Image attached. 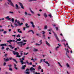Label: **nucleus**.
I'll return each mask as SVG.
<instances>
[{
	"instance_id": "393cba45",
	"label": "nucleus",
	"mask_w": 74,
	"mask_h": 74,
	"mask_svg": "<svg viewBox=\"0 0 74 74\" xmlns=\"http://www.w3.org/2000/svg\"><path fill=\"white\" fill-rule=\"evenodd\" d=\"M15 42H17V44H21V43H23V42H17V41H16Z\"/></svg>"
},
{
	"instance_id": "9b49d317",
	"label": "nucleus",
	"mask_w": 74,
	"mask_h": 74,
	"mask_svg": "<svg viewBox=\"0 0 74 74\" xmlns=\"http://www.w3.org/2000/svg\"><path fill=\"white\" fill-rule=\"evenodd\" d=\"M19 4L22 8H23V9H24V7H23V5H22V3H19Z\"/></svg>"
},
{
	"instance_id": "aec40b11",
	"label": "nucleus",
	"mask_w": 74,
	"mask_h": 74,
	"mask_svg": "<svg viewBox=\"0 0 74 74\" xmlns=\"http://www.w3.org/2000/svg\"><path fill=\"white\" fill-rule=\"evenodd\" d=\"M47 27H48L47 26V25H45L44 26V29L45 30H46L47 29Z\"/></svg>"
},
{
	"instance_id": "79ce46f5",
	"label": "nucleus",
	"mask_w": 74,
	"mask_h": 74,
	"mask_svg": "<svg viewBox=\"0 0 74 74\" xmlns=\"http://www.w3.org/2000/svg\"><path fill=\"white\" fill-rule=\"evenodd\" d=\"M25 15H27L28 14L27 13V12H25Z\"/></svg>"
},
{
	"instance_id": "423d86ee",
	"label": "nucleus",
	"mask_w": 74,
	"mask_h": 74,
	"mask_svg": "<svg viewBox=\"0 0 74 74\" xmlns=\"http://www.w3.org/2000/svg\"><path fill=\"white\" fill-rule=\"evenodd\" d=\"M30 70L32 72H33L34 73V70H35V69L33 68V67H32L30 68Z\"/></svg>"
},
{
	"instance_id": "a19ab883",
	"label": "nucleus",
	"mask_w": 74,
	"mask_h": 74,
	"mask_svg": "<svg viewBox=\"0 0 74 74\" xmlns=\"http://www.w3.org/2000/svg\"><path fill=\"white\" fill-rule=\"evenodd\" d=\"M7 33V32L6 31H4L3 32L4 34H6V33Z\"/></svg>"
},
{
	"instance_id": "473e14b6",
	"label": "nucleus",
	"mask_w": 74,
	"mask_h": 74,
	"mask_svg": "<svg viewBox=\"0 0 74 74\" xmlns=\"http://www.w3.org/2000/svg\"><path fill=\"white\" fill-rule=\"evenodd\" d=\"M12 21L13 23H14V19L13 18H12Z\"/></svg>"
},
{
	"instance_id": "c03bdc74",
	"label": "nucleus",
	"mask_w": 74,
	"mask_h": 74,
	"mask_svg": "<svg viewBox=\"0 0 74 74\" xmlns=\"http://www.w3.org/2000/svg\"><path fill=\"white\" fill-rule=\"evenodd\" d=\"M26 74H29L30 73L29 72H26Z\"/></svg>"
},
{
	"instance_id": "c85d7f7f",
	"label": "nucleus",
	"mask_w": 74,
	"mask_h": 74,
	"mask_svg": "<svg viewBox=\"0 0 74 74\" xmlns=\"http://www.w3.org/2000/svg\"><path fill=\"white\" fill-rule=\"evenodd\" d=\"M34 51H35V52H36V51H38V50L37 49H36L35 48H34L33 49Z\"/></svg>"
},
{
	"instance_id": "f257e3e1",
	"label": "nucleus",
	"mask_w": 74,
	"mask_h": 74,
	"mask_svg": "<svg viewBox=\"0 0 74 74\" xmlns=\"http://www.w3.org/2000/svg\"><path fill=\"white\" fill-rule=\"evenodd\" d=\"M8 2H9V3L7 2L6 3H5V5H7V4H8L9 5H10V4L11 6H12V7H14V4H13V3L11 2V0H8Z\"/></svg>"
},
{
	"instance_id": "0eeeda50",
	"label": "nucleus",
	"mask_w": 74,
	"mask_h": 74,
	"mask_svg": "<svg viewBox=\"0 0 74 74\" xmlns=\"http://www.w3.org/2000/svg\"><path fill=\"white\" fill-rule=\"evenodd\" d=\"M20 62L21 63V64H26V62H24L23 60H22V59L21 58H20Z\"/></svg>"
},
{
	"instance_id": "c9c22d12",
	"label": "nucleus",
	"mask_w": 74,
	"mask_h": 74,
	"mask_svg": "<svg viewBox=\"0 0 74 74\" xmlns=\"http://www.w3.org/2000/svg\"><path fill=\"white\" fill-rule=\"evenodd\" d=\"M38 69V70L39 69H41V66H39Z\"/></svg>"
},
{
	"instance_id": "1a4fd4ad",
	"label": "nucleus",
	"mask_w": 74,
	"mask_h": 74,
	"mask_svg": "<svg viewBox=\"0 0 74 74\" xmlns=\"http://www.w3.org/2000/svg\"><path fill=\"white\" fill-rule=\"evenodd\" d=\"M30 23L32 25V27H33V28H34L35 26L34 25V23L32 21H31L30 22Z\"/></svg>"
},
{
	"instance_id": "680f3d73",
	"label": "nucleus",
	"mask_w": 74,
	"mask_h": 74,
	"mask_svg": "<svg viewBox=\"0 0 74 74\" xmlns=\"http://www.w3.org/2000/svg\"><path fill=\"white\" fill-rule=\"evenodd\" d=\"M36 1V0H30L29 1Z\"/></svg>"
},
{
	"instance_id": "774afa93",
	"label": "nucleus",
	"mask_w": 74,
	"mask_h": 74,
	"mask_svg": "<svg viewBox=\"0 0 74 74\" xmlns=\"http://www.w3.org/2000/svg\"><path fill=\"white\" fill-rule=\"evenodd\" d=\"M27 25H28V24H27V23H26L25 24V26L26 27V26H27Z\"/></svg>"
},
{
	"instance_id": "a878e982",
	"label": "nucleus",
	"mask_w": 74,
	"mask_h": 74,
	"mask_svg": "<svg viewBox=\"0 0 74 74\" xmlns=\"http://www.w3.org/2000/svg\"><path fill=\"white\" fill-rule=\"evenodd\" d=\"M66 45H67V47H68L69 48V49H70L71 50V48H70V47H69V45H68V43H67L66 44Z\"/></svg>"
},
{
	"instance_id": "c756f323",
	"label": "nucleus",
	"mask_w": 74,
	"mask_h": 74,
	"mask_svg": "<svg viewBox=\"0 0 74 74\" xmlns=\"http://www.w3.org/2000/svg\"><path fill=\"white\" fill-rule=\"evenodd\" d=\"M40 33H42V34H44L45 33V32L44 31L40 32Z\"/></svg>"
},
{
	"instance_id": "0e129e2a",
	"label": "nucleus",
	"mask_w": 74,
	"mask_h": 74,
	"mask_svg": "<svg viewBox=\"0 0 74 74\" xmlns=\"http://www.w3.org/2000/svg\"><path fill=\"white\" fill-rule=\"evenodd\" d=\"M35 73V74H40V73H37L36 72Z\"/></svg>"
},
{
	"instance_id": "7ed1b4c3",
	"label": "nucleus",
	"mask_w": 74,
	"mask_h": 74,
	"mask_svg": "<svg viewBox=\"0 0 74 74\" xmlns=\"http://www.w3.org/2000/svg\"><path fill=\"white\" fill-rule=\"evenodd\" d=\"M16 51H13V54L14 55H16V57L18 58H20L21 57L20 56H19V53L18 52H16Z\"/></svg>"
},
{
	"instance_id": "cd10ccee",
	"label": "nucleus",
	"mask_w": 74,
	"mask_h": 74,
	"mask_svg": "<svg viewBox=\"0 0 74 74\" xmlns=\"http://www.w3.org/2000/svg\"><path fill=\"white\" fill-rule=\"evenodd\" d=\"M9 13L10 14H14V12L11 11L9 12Z\"/></svg>"
},
{
	"instance_id": "4d7b16f0",
	"label": "nucleus",
	"mask_w": 74,
	"mask_h": 74,
	"mask_svg": "<svg viewBox=\"0 0 74 74\" xmlns=\"http://www.w3.org/2000/svg\"><path fill=\"white\" fill-rule=\"evenodd\" d=\"M18 20L17 19H16L15 20V23H16V22H18Z\"/></svg>"
},
{
	"instance_id": "f8f14e48",
	"label": "nucleus",
	"mask_w": 74,
	"mask_h": 74,
	"mask_svg": "<svg viewBox=\"0 0 74 74\" xmlns=\"http://www.w3.org/2000/svg\"><path fill=\"white\" fill-rule=\"evenodd\" d=\"M15 6L16 7V9L17 10H18V9H19V7L18 6V5L17 4L15 5Z\"/></svg>"
},
{
	"instance_id": "603ef678",
	"label": "nucleus",
	"mask_w": 74,
	"mask_h": 74,
	"mask_svg": "<svg viewBox=\"0 0 74 74\" xmlns=\"http://www.w3.org/2000/svg\"><path fill=\"white\" fill-rule=\"evenodd\" d=\"M9 70L10 71H12V69L11 68H9Z\"/></svg>"
},
{
	"instance_id": "f704fd0d",
	"label": "nucleus",
	"mask_w": 74,
	"mask_h": 74,
	"mask_svg": "<svg viewBox=\"0 0 74 74\" xmlns=\"http://www.w3.org/2000/svg\"><path fill=\"white\" fill-rule=\"evenodd\" d=\"M8 66L9 67V68H11V67L12 66V64L8 65Z\"/></svg>"
},
{
	"instance_id": "5701e85b",
	"label": "nucleus",
	"mask_w": 74,
	"mask_h": 74,
	"mask_svg": "<svg viewBox=\"0 0 74 74\" xmlns=\"http://www.w3.org/2000/svg\"><path fill=\"white\" fill-rule=\"evenodd\" d=\"M4 59L5 60V62H7V61H8V60H9V59L8 58L5 59V58H4Z\"/></svg>"
},
{
	"instance_id": "3c124183",
	"label": "nucleus",
	"mask_w": 74,
	"mask_h": 74,
	"mask_svg": "<svg viewBox=\"0 0 74 74\" xmlns=\"http://www.w3.org/2000/svg\"><path fill=\"white\" fill-rule=\"evenodd\" d=\"M28 53H25L24 54L25 55H27Z\"/></svg>"
},
{
	"instance_id": "2eb2a0df",
	"label": "nucleus",
	"mask_w": 74,
	"mask_h": 74,
	"mask_svg": "<svg viewBox=\"0 0 74 74\" xmlns=\"http://www.w3.org/2000/svg\"><path fill=\"white\" fill-rule=\"evenodd\" d=\"M20 45H21V47H22V45H25V44H26V43H20Z\"/></svg>"
},
{
	"instance_id": "bf43d9fd",
	"label": "nucleus",
	"mask_w": 74,
	"mask_h": 74,
	"mask_svg": "<svg viewBox=\"0 0 74 74\" xmlns=\"http://www.w3.org/2000/svg\"><path fill=\"white\" fill-rule=\"evenodd\" d=\"M19 30H20V29H18V32H19Z\"/></svg>"
},
{
	"instance_id": "5fc2aeb1",
	"label": "nucleus",
	"mask_w": 74,
	"mask_h": 74,
	"mask_svg": "<svg viewBox=\"0 0 74 74\" xmlns=\"http://www.w3.org/2000/svg\"><path fill=\"white\" fill-rule=\"evenodd\" d=\"M6 65V63L5 62H4L3 63V66H5Z\"/></svg>"
},
{
	"instance_id": "6ab92c4d",
	"label": "nucleus",
	"mask_w": 74,
	"mask_h": 74,
	"mask_svg": "<svg viewBox=\"0 0 74 74\" xmlns=\"http://www.w3.org/2000/svg\"><path fill=\"white\" fill-rule=\"evenodd\" d=\"M8 47H10V48L11 49H13V48H15V46H14V47H12V46L11 45H8Z\"/></svg>"
},
{
	"instance_id": "8fccbe9b",
	"label": "nucleus",
	"mask_w": 74,
	"mask_h": 74,
	"mask_svg": "<svg viewBox=\"0 0 74 74\" xmlns=\"http://www.w3.org/2000/svg\"><path fill=\"white\" fill-rule=\"evenodd\" d=\"M49 16L50 18L52 17V16L51 15V14H49Z\"/></svg>"
},
{
	"instance_id": "dca6fc26",
	"label": "nucleus",
	"mask_w": 74,
	"mask_h": 74,
	"mask_svg": "<svg viewBox=\"0 0 74 74\" xmlns=\"http://www.w3.org/2000/svg\"><path fill=\"white\" fill-rule=\"evenodd\" d=\"M25 67H26V65H24L23 66H22V69H23V70H24V69H25Z\"/></svg>"
},
{
	"instance_id": "ddd939ff",
	"label": "nucleus",
	"mask_w": 74,
	"mask_h": 74,
	"mask_svg": "<svg viewBox=\"0 0 74 74\" xmlns=\"http://www.w3.org/2000/svg\"><path fill=\"white\" fill-rule=\"evenodd\" d=\"M0 46H1V47H4V46H7V45H6V44L5 43V44H2L0 45Z\"/></svg>"
},
{
	"instance_id": "e2e57ef3",
	"label": "nucleus",
	"mask_w": 74,
	"mask_h": 74,
	"mask_svg": "<svg viewBox=\"0 0 74 74\" xmlns=\"http://www.w3.org/2000/svg\"><path fill=\"white\" fill-rule=\"evenodd\" d=\"M25 29H26V27H24L23 28V30H25Z\"/></svg>"
},
{
	"instance_id": "6e6552de",
	"label": "nucleus",
	"mask_w": 74,
	"mask_h": 74,
	"mask_svg": "<svg viewBox=\"0 0 74 74\" xmlns=\"http://www.w3.org/2000/svg\"><path fill=\"white\" fill-rule=\"evenodd\" d=\"M39 43H40V44H38V43H36V45H40L41 44H42V40H41L40 41H39Z\"/></svg>"
},
{
	"instance_id": "a211bd4d",
	"label": "nucleus",
	"mask_w": 74,
	"mask_h": 74,
	"mask_svg": "<svg viewBox=\"0 0 74 74\" xmlns=\"http://www.w3.org/2000/svg\"><path fill=\"white\" fill-rule=\"evenodd\" d=\"M32 32L33 34H34V32H33V30H29V31L28 32V33H29L30 32Z\"/></svg>"
},
{
	"instance_id": "4468645a",
	"label": "nucleus",
	"mask_w": 74,
	"mask_h": 74,
	"mask_svg": "<svg viewBox=\"0 0 74 74\" xmlns=\"http://www.w3.org/2000/svg\"><path fill=\"white\" fill-rule=\"evenodd\" d=\"M46 44L47 45H48L49 47L50 46V44H49V43L48 42V41H46Z\"/></svg>"
},
{
	"instance_id": "e433bc0d",
	"label": "nucleus",
	"mask_w": 74,
	"mask_h": 74,
	"mask_svg": "<svg viewBox=\"0 0 74 74\" xmlns=\"http://www.w3.org/2000/svg\"><path fill=\"white\" fill-rule=\"evenodd\" d=\"M12 60H14V62H16V63H17V62H16V60H15L14 58L12 59Z\"/></svg>"
},
{
	"instance_id": "37998d69",
	"label": "nucleus",
	"mask_w": 74,
	"mask_h": 74,
	"mask_svg": "<svg viewBox=\"0 0 74 74\" xmlns=\"http://www.w3.org/2000/svg\"><path fill=\"white\" fill-rule=\"evenodd\" d=\"M26 63L27 64H29V61H26Z\"/></svg>"
},
{
	"instance_id": "ea45409f",
	"label": "nucleus",
	"mask_w": 74,
	"mask_h": 74,
	"mask_svg": "<svg viewBox=\"0 0 74 74\" xmlns=\"http://www.w3.org/2000/svg\"><path fill=\"white\" fill-rule=\"evenodd\" d=\"M27 15H28L29 16H32V14L30 13H28L27 14Z\"/></svg>"
},
{
	"instance_id": "b1692460",
	"label": "nucleus",
	"mask_w": 74,
	"mask_h": 74,
	"mask_svg": "<svg viewBox=\"0 0 74 74\" xmlns=\"http://www.w3.org/2000/svg\"><path fill=\"white\" fill-rule=\"evenodd\" d=\"M58 64H59V65L61 67H62V66L61 65V64H60V62H58Z\"/></svg>"
},
{
	"instance_id": "f3484780",
	"label": "nucleus",
	"mask_w": 74,
	"mask_h": 74,
	"mask_svg": "<svg viewBox=\"0 0 74 74\" xmlns=\"http://www.w3.org/2000/svg\"><path fill=\"white\" fill-rule=\"evenodd\" d=\"M10 18V16H7V17H6L5 18V19H7L8 20H10V19H11V18Z\"/></svg>"
},
{
	"instance_id": "a18cd8bd",
	"label": "nucleus",
	"mask_w": 74,
	"mask_h": 74,
	"mask_svg": "<svg viewBox=\"0 0 74 74\" xmlns=\"http://www.w3.org/2000/svg\"><path fill=\"white\" fill-rule=\"evenodd\" d=\"M66 41L65 39H64L62 40V41H63V42H64V41Z\"/></svg>"
},
{
	"instance_id": "4be33fe9",
	"label": "nucleus",
	"mask_w": 74,
	"mask_h": 74,
	"mask_svg": "<svg viewBox=\"0 0 74 74\" xmlns=\"http://www.w3.org/2000/svg\"><path fill=\"white\" fill-rule=\"evenodd\" d=\"M44 62H45V63H46V64H48V66H49V63H48V62L47 61L45 62V61H44Z\"/></svg>"
},
{
	"instance_id": "2f4dec72",
	"label": "nucleus",
	"mask_w": 74,
	"mask_h": 74,
	"mask_svg": "<svg viewBox=\"0 0 74 74\" xmlns=\"http://www.w3.org/2000/svg\"><path fill=\"white\" fill-rule=\"evenodd\" d=\"M21 40V39H20V38H19V39L17 40L16 41H20Z\"/></svg>"
},
{
	"instance_id": "58836bf2",
	"label": "nucleus",
	"mask_w": 74,
	"mask_h": 74,
	"mask_svg": "<svg viewBox=\"0 0 74 74\" xmlns=\"http://www.w3.org/2000/svg\"><path fill=\"white\" fill-rule=\"evenodd\" d=\"M30 12L32 13V14H34V12L32 10H30Z\"/></svg>"
},
{
	"instance_id": "69168bd1",
	"label": "nucleus",
	"mask_w": 74,
	"mask_h": 74,
	"mask_svg": "<svg viewBox=\"0 0 74 74\" xmlns=\"http://www.w3.org/2000/svg\"><path fill=\"white\" fill-rule=\"evenodd\" d=\"M8 49H9V48L8 47L6 48L7 51H8Z\"/></svg>"
},
{
	"instance_id": "49530a36",
	"label": "nucleus",
	"mask_w": 74,
	"mask_h": 74,
	"mask_svg": "<svg viewBox=\"0 0 74 74\" xmlns=\"http://www.w3.org/2000/svg\"><path fill=\"white\" fill-rule=\"evenodd\" d=\"M48 31L49 32H51L52 31V29L51 28L50 29H49Z\"/></svg>"
},
{
	"instance_id": "9d476101",
	"label": "nucleus",
	"mask_w": 74,
	"mask_h": 74,
	"mask_svg": "<svg viewBox=\"0 0 74 74\" xmlns=\"http://www.w3.org/2000/svg\"><path fill=\"white\" fill-rule=\"evenodd\" d=\"M66 67L68 69H70V66L69 65V64L68 63H66Z\"/></svg>"
},
{
	"instance_id": "6e6d98bb",
	"label": "nucleus",
	"mask_w": 74,
	"mask_h": 74,
	"mask_svg": "<svg viewBox=\"0 0 74 74\" xmlns=\"http://www.w3.org/2000/svg\"><path fill=\"white\" fill-rule=\"evenodd\" d=\"M29 71V69H27L26 70V71Z\"/></svg>"
},
{
	"instance_id": "338daca9",
	"label": "nucleus",
	"mask_w": 74,
	"mask_h": 74,
	"mask_svg": "<svg viewBox=\"0 0 74 74\" xmlns=\"http://www.w3.org/2000/svg\"><path fill=\"white\" fill-rule=\"evenodd\" d=\"M40 60V61H42V60L45 61V59H44V60Z\"/></svg>"
},
{
	"instance_id": "bb28decb",
	"label": "nucleus",
	"mask_w": 74,
	"mask_h": 74,
	"mask_svg": "<svg viewBox=\"0 0 74 74\" xmlns=\"http://www.w3.org/2000/svg\"><path fill=\"white\" fill-rule=\"evenodd\" d=\"M44 15L45 18H47V15L46 13H44Z\"/></svg>"
},
{
	"instance_id": "7c9ffc66",
	"label": "nucleus",
	"mask_w": 74,
	"mask_h": 74,
	"mask_svg": "<svg viewBox=\"0 0 74 74\" xmlns=\"http://www.w3.org/2000/svg\"><path fill=\"white\" fill-rule=\"evenodd\" d=\"M59 48V46H58L57 47H56L55 48V50L56 51H57L58 50V48Z\"/></svg>"
},
{
	"instance_id": "13d9d810",
	"label": "nucleus",
	"mask_w": 74,
	"mask_h": 74,
	"mask_svg": "<svg viewBox=\"0 0 74 74\" xmlns=\"http://www.w3.org/2000/svg\"><path fill=\"white\" fill-rule=\"evenodd\" d=\"M18 33H22V31H20Z\"/></svg>"
},
{
	"instance_id": "052dcab7",
	"label": "nucleus",
	"mask_w": 74,
	"mask_h": 74,
	"mask_svg": "<svg viewBox=\"0 0 74 74\" xmlns=\"http://www.w3.org/2000/svg\"><path fill=\"white\" fill-rule=\"evenodd\" d=\"M31 60H34V62H35V61H34V59L33 58L31 59Z\"/></svg>"
},
{
	"instance_id": "864d4df0",
	"label": "nucleus",
	"mask_w": 74,
	"mask_h": 74,
	"mask_svg": "<svg viewBox=\"0 0 74 74\" xmlns=\"http://www.w3.org/2000/svg\"><path fill=\"white\" fill-rule=\"evenodd\" d=\"M29 65H32V62H30L29 63Z\"/></svg>"
},
{
	"instance_id": "de8ad7c7",
	"label": "nucleus",
	"mask_w": 74,
	"mask_h": 74,
	"mask_svg": "<svg viewBox=\"0 0 74 74\" xmlns=\"http://www.w3.org/2000/svg\"><path fill=\"white\" fill-rule=\"evenodd\" d=\"M17 37H21V36L18 35L17 36Z\"/></svg>"
},
{
	"instance_id": "20e7f679",
	"label": "nucleus",
	"mask_w": 74,
	"mask_h": 74,
	"mask_svg": "<svg viewBox=\"0 0 74 74\" xmlns=\"http://www.w3.org/2000/svg\"><path fill=\"white\" fill-rule=\"evenodd\" d=\"M53 33L54 34V35L55 36L56 39L58 41H59V38H58V37L57 36V35H56V34H55V32L53 31Z\"/></svg>"
},
{
	"instance_id": "4c0bfd02",
	"label": "nucleus",
	"mask_w": 74,
	"mask_h": 74,
	"mask_svg": "<svg viewBox=\"0 0 74 74\" xmlns=\"http://www.w3.org/2000/svg\"><path fill=\"white\" fill-rule=\"evenodd\" d=\"M27 42V40H26L23 39V41H22L21 42H23H23Z\"/></svg>"
},
{
	"instance_id": "09e8293b",
	"label": "nucleus",
	"mask_w": 74,
	"mask_h": 74,
	"mask_svg": "<svg viewBox=\"0 0 74 74\" xmlns=\"http://www.w3.org/2000/svg\"><path fill=\"white\" fill-rule=\"evenodd\" d=\"M12 58H9V59L10 60H12Z\"/></svg>"
},
{
	"instance_id": "72a5a7b5",
	"label": "nucleus",
	"mask_w": 74,
	"mask_h": 74,
	"mask_svg": "<svg viewBox=\"0 0 74 74\" xmlns=\"http://www.w3.org/2000/svg\"><path fill=\"white\" fill-rule=\"evenodd\" d=\"M25 56L23 57L21 59L22 60H25Z\"/></svg>"
},
{
	"instance_id": "39448f33",
	"label": "nucleus",
	"mask_w": 74,
	"mask_h": 74,
	"mask_svg": "<svg viewBox=\"0 0 74 74\" xmlns=\"http://www.w3.org/2000/svg\"><path fill=\"white\" fill-rule=\"evenodd\" d=\"M65 50L66 51V55H67V57L69 58V59H70V57H69V56H68V55H67V52H68V53H69V50H68V49H66V48H65Z\"/></svg>"
},
{
	"instance_id": "f03ea898",
	"label": "nucleus",
	"mask_w": 74,
	"mask_h": 74,
	"mask_svg": "<svg viewBox=\"0 0 74 74\" xmlns=\"http://www.w3.org/2000/svg\"><path fill=\"white\" fill-rule=\"evenodd\" d=\"M17 23L18 24V25L16 23H14V25L16 26H21L22 25H23V23H20V22L19 21H17Z\"/></svg>"
},
{
	"instance_id": "412c9836",
	"label": "nucleus",
	"mask_w": 74,
	"mask_h": 74,
	"mask_svg": "<svg viewBox=\"0 0 74 74\" xmlns=\"http://www.w3.org/2000/svg\"><path fill=\"white\" fill-rule=\"evenodd\" d=\"M14 68L15 69H16V70H18V68L16 67V64H14Z\"/></svg>"
}]
</instances>
